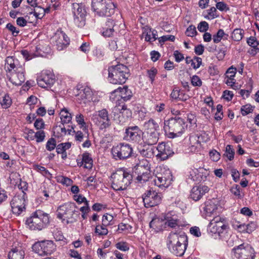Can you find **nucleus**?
<instances>
[{
    "instance_id": "nucleus-19",
    "label": "nucleus",
    "mask_w": 259,
    "mask_h": 259,
    "mask_svg": "<svg viewBox=\"0 0 259 259\" xmlns=\"http://www.w3.org/2000/svg\"><path fill=\"white\" fill-rule=\"evenodd\" d=\"M9 80L15 85H21L25 80V69L24 67H18L15 69L7 73Z\"/></svg>"
},
{
    "instance_id": "nucleus-13",
    "label": "nucleus",
    "mask_w": 259,
    "mask_h": 259,
    "mask_svg": "<svg viewBox=\"0 0 259 259\" xmlns=\"http://www.w3.org/2000/svg\"><path fill=\"white\" fill-rule=\"evenodd\" d=\"M33 250L40 256L52 254L55 250V246L51 240H43L35 243L32 246Z\"/></svg>"
},
{
    "instance_id": "nucleus-22",
    "label": "nucleus",
    "mask_w": 259,
    "mask_h": 259,
    "mask_svg": "<svg viewBox=\"0 0 259 259\" xmlns=\"http://www.w3.org/2000/svg\"><path fill=\"white\" fill-rule=\"evenodd\" d=\"M157 150L158 152L157 156L162 160L167 159L174 153L171 144L170 143L161 142L159 143Z\"/></svg>"
},
{
    "instance_id": "nucleus-29",
    "label": "nucleus",
    "mask_w": 259,
    "mask_h": 259,
    "mask_svg": "<svg viewBox=\"0 0 259 259\" xmlns=\"http://www.w3.org/2000/svg\"><path fill=\"white\" fill-rule=\"evenodd\" d=\"M92 95L91 89L86 87L80 91L77 96V100L79 104H85L88 101L92 100Z\"/></svg>"
},
{
    "instance_id": "nucleus-60",
    "label": "nucleus",
    "mask_w": 259,
    "mask_h": 259,
    "mask_svg": "<svg viewBox=\"0 0 259 259\" xmlns=\"http://www.w3.org/2000/svg\"><path fill=\"white\" fill-rule=\"evenodd\" d=\"M202 63V59L201 58L198 57H194L193 59V63L191 64V66L194 69L198 68Z\"/></svg>"
},
{
    "instance_id": "nucleus-20",
    "label": "nucleus",
    "mask_w": 259,
    "mask_h": 259,
    "mask_svg": "<svg viewBox=\"0 0 259 259\" xmlns=\"http://www.w3.org/2000/svg\"><path fill=\"white\" fill-rule=\"evenodd\" d=\"M52 39L55 41L57 50L59 51L66 48L70 42L69 37L62 31H57L53 36Z\"/></svg>"
},
{
    "instance_id": "nucleus-35",
    "label": "nucleus",
    "mask_w": 259,
    "mask_h": 259,
    "mask_svg": "<svg viewBox=\"0 0 259 259\" xmlns=\"http://www.w3.org/2000/svg\"><path fill=\"white\" fill-rule=\"evenodd\" d=\"M60 116L61 123L63 124L68 123L71 121V114L69 112L66 108H64L61 109L60 113Z\"/></svg>"
},
{
    "instance_id": "nucleus-44",
    "label": "nucleus",
    "mask_w": 259,
    "mask_h": 259,
    "mask_svg": "<svg viewBox=\"0 0 259 259\" xmlns=\"http://www.w3.org/2000/svg\"><path fill=\"white\" fill-rule=\"evenodd\" d=\"M157 31L155 30L150 29L147 32L145 36V40L150 42H153L156 39Z\"/></svg>"
},
{
    "instance_id": "nucleus-42",
    "label": "nucleus",
    "mask_w": 259,
    "mask_h": 259,
    "mask_svg": "<svg viewBox=\"0 0 259 259\" xmlns=\"http://www.w3.org/2000/svg\"><path fill=\"white\" fill-rule=\"evenodd\" d=\"M234 154L235 151L233 147L230 145H227L224 155L227 157L229 160H232L234 159Z\"/></svg>"
},
{
    "instance_id": "nucleus-21",
    "label": "nucleus",
    "mask_w": 259,
    "mask_h": 259,
    "mask_svg": "<svg viewBox=\"0 0 259 259\" xmlns=\"http://www.w3.org/2000/svg\"><path fill=\"white\" fill-rule=\"evenodd\" d=\"M209 172L206 169L202 167L196 168L191 169L189 172V179L193 181L198 183L205 181L206 180Z\"/></svg>"
},
{
    "instance_id": "nucleus-50",
    "label": "nucleus",
    "mask_w": 259,
    "mask_h": 259,
    "mask_svg": "<svg viewBox=\"0 0 259 259\" xmlns=\"http://www.w3.org/2000/svg\"><path fill=\"white\" fill-rule=\"evenodd\" d=\"M240 110L242 115L243 116H245L253 111V107L250 104H246L242 106Z\"/></svg>"
},
{
    "instance_id": "nucleus-47",
    "label": "nucleus",
    "mask_w": 259,
    "mask_h": 259,
    "mask_svg": "<svg viewBox=\"0 0 259 259\" xmlns=\"http://www.w3.org/2000/svg\"><path fill=\"white\" fill-rule=\"evenodd\" d=\"M242 227H246V232L250 233L255 229L256 225L254 222H251L247 225L243 224L238 226V228H241Z\"/></svg>"
},
{
    "instance_id": "nucleus-33",
    "label": "nucleus",
    "mask_w": 259,
    "mask_h": 259,
    "mask_svg": "<svg viewBox=\"0 0 259 259\" xmlns=\"http://www.w3.org/2000/svg\"><path fill=\"white\" fill-rule=\"evenodd\" d=\"M120 91V97L123 101L130 100L133 96V93L131 89L127 85H124L122 87H118Z\"/></svg>"
},
{
    "instance_id": "nucleus-32",
    "label": "nucleus",
    "mask_w": 259,
    "mask_h": 259,
    "mask_svg": "<svg viewBox=\"0 0 259 259\" xmlns=\"http://www.w3.org/2000/svg\"><path fill=\"white\" fill-rule=\"evenodd\" d=\"M145 132H157L159 131V126L158 123L153 119L150 118L144 124Z\"/></svg>"
},
{
    "instance_id": "nucleus-2",
    "label": "nucleus",
    "mask_w": 259,
    "mask_h": 259,
    "mask_svg": "<svg viewBox=\"0 0 259 259\" xmlns=\"http://www.w3.org/2000/svg\"><path fill=\"white\" fill-rule=\"evenodd\" d=\"M74 203L66 202L60 205L57 209V218L65 225L72 224L77 221L78 212Z\"/></svg>"
},
{
    "instance_id": "nucleus-64",
    "label": "nucleus",
    "mask_w": 259,
    "mask_h": 259,
    "mask_svg": "<svg viewBox=\"0 0 259 259\" xmlns=\"http://www.w3.org/2000/svg\"><path fill=\"white\" fill-rule=\"evenodd\" d=\"M34 126L37 130L44 128L45 126V123L43 119L42 118L37 119L34 123Z\"/></svg>"
},
{
    "instance_id": "nucleus-9",
    "label": "nucleus",
    "mask_w": 259,
    "mask_h": 259,
    "mask_svg": "<svg viewBox=\"0 0 259 259\" xmlns=\"http://www.w3.org/2000/svg\"><path fill=\"white\" fill-rule=\"evenodd\" d=\"M92 8L99 16H110L115 12L116 6L111 0H92Z\"/></svg>"
},
{
    "instance_id": "nucleus-40",
    "label": "nucleus",
    "mask_w": 259,
    "mask_h": 259,
    "mask_svg": "<svg viewBox=\"0 0 259 259\" xmlns=\"http://www.w3.org/2000/svg\"><path fill=\"white\" fill-rule=\"evenodd\" d=\"M110 100L112 102L116 103L122 100L121 97H120V91L118 90V88L110 93Z\"/></svg>"
},
{
    "instance_id": "nucleus-8",
    "label": "nucleus",
    "mask_w": 259,
    "mask_h": 259,
    "mask_svg": "<svg viewBox=\"0 0 259 259\" xmlns=\"http://www.w3.org/2000/svg\"><path fill=\"white\" fill-rule=\"evenodd\" d=\"M155 179L154 182L159 188H167L172 181L171 171L166 166L159 165L154 171Z\"/></svg>"
},
{
    "instance_id": "nucleus-48",
    "label": "nucleus",
    "mask_w": 259,
    "mask_h": 259,
    "mask_svg": "<svg viewBox=\"0 0 259 259\" xmlns=\"http://www.w3.org/2000/svg\"><path fill=\"white\" fill-rule=\"evenodd\" d=\"M107 226L103 225H97L95 228V233L99 236L106 235L108 234V230L106 228Z\"/></svg>"
},
{
    "instance_id": "nucleus-23",
    "label": "nucleus",
    "mask_w": 259,
    "mask_h": 259,
    "mask_svg": "<svg viewBox=\"0 0 259 259\" xmlns=\"http://www.w3.org/2000/svg\"><path fill=\"white\" fill-rule=\"evenodd\" d=\"M117 26L116 22L112 18H108L102 27L101 32L106 37H112L117 30Z\"/></svg>"
},
{
    "instance_id": "nucleus-57",
    "label": "nucleus",
    "mask_w": 259,
    "mask_h": 259,
    "mask_svg": "<svg viewBox=\"0 0 259 259\" xmlns=\"http://www.w3.org/2000/svg\"><path fill=\"white\" fill-rule=\"evenodd\" d=\"M187 36L189 37H193L197 34V31L195 26L191 25L187 29L186 32Z\"/></svg>"
},
{
    "instance_id": "nucleus-18",
    "label": "nucleus",
    "mask_w": 259,
    "mask_h": 259,
    "mask_svg": "<svg viewBox=\"0 0 259 259\" xmlns=\"http://www.w3.org/2000/svg\"><path fill=\"white\" fill-rule=\"evenodd\" d=\"M187 236L185 233H178L176 232H170L166 238V245L168 250L169 251L171 248L182 243V241H185L187 239Z\"/></svg>"
},
{
    "instance_id": "nucleus-11",
    "label": "nucleus",
    "mask_w": 259,
    "mask_h": 259,
    "mask_svg": "<svg viewBox=\"0 0 259 259\" xmlns=\"http://www.w3.org/2000/svg\"><path fill=\"white\" fill-rule=\"evenodd\" d=\"M111 153L115 160H124L132 156L133 149L127 144L120 143L112 148Z\"/></svg>"
},
{
    "instance_id": "nucleus-16",
    "label": "nucleus",
    "mask_w": 259,
    "mask_h": 259,
    "mask_svg": "<svg viewBox=\"0 0 259 259\" xmlns=\"http://www.w3.org/2000/svg\"><path fill=\"white\" fill-rule=\"evenodd\" d=\"M37 82L41 88H51L55 82V75L50 70H44L37 77Z\"/></svg>"
},
{
    "instance_id": "nucleus-38",
    "label": "nucleus",
    "mask_w": 259,
    "mask_h": 259,
    "mask_svg": "<svg viewBox=\"0 0 259 259\" xmlns=\"http://www.w3.org/2000/svg\"><path fill=\"white\" fill-rule=\"evenodd\" d=\"M244 30L241 29H235L232 33L231 37L234 41L241 40L243 36Z\"/></svg>"
},
{
    "instance_id": "nucleus-10",
    "label": "nucleus",
    "mask_w": 259,
    "mask_h": 259,
    "mask_svg": "<svg viewBox=\"0 0 259 259\" xmlns=\"http://www.w3.org/2000/svg\"><path fill=\"white\" fill-rule=\"evenodd\" d=\"M234 259H254L255 252L249 245L244 244L238 245L232 249Z\"/></svg>"
},
{
    "instance_id": "nucleus-61",
    "label": "nucleus",
    "mask_w": 259,
    "mask_h": 259,
    "mask_svg": "<svg viewBox=\"0 0 259 259\" xmlns=\"http://www.w3.org/2000/svg\"><path fill=\"white\" fill-rule=\"evenodd\" d=\"M74 199L78 203H84V205L86 204H89V201L86 198L81 195H75Z\"/></svg>"
},
{
    "instance_id": "nucleus-25",
    "label": "nucleus",
    "mask_w": 259,
    "mask_h": 259,
    "mask_svg": "<svg viewBox=\"0 0 259 259\" xmlns=\"http://www.w3.org/2000/svg\"><path fill=\"white\" fill-rule=\"evenodd\" d=\"M209 188L205 185L194 186L191 191V198L194 201L200 200L202 197L209 191Z\"/></svg>"
},
{
    "instance_id": "nucleus-43",
    "label": "nucleus",
    "mask_w": 259,
    "mask_h": 259,
    "mask_svg": "<svg viewBox=\"0 0 259 259\" xmlns=\"http://www.w3.org/2000/svg\"><path fill=\"white\" fill-rule=\"evenodd\" d=\"M225 35H226V36H228V35L225 34L223 29H220L215 34L213 35V41L215 44L219 43L221 41L222 38Z\"/></svg>"
},
{
    "instance_id": "nucleus-62",
    "label": "nucleus",
    "mask_w": 259,
    "mask_h": 259,
    "mask_svg": "<svg viewBox=\"0 0 259 259\" xmlns=\"http://www.w3.org/2000/svg\"><path fill=\"white\" fill-rule=\"evenodd\" d=\"M191 83L195 87H200L202 85V81L197 75H194L191 78Z\"/></svg>"
},
{
    "instance_id": "nucleus-24",
    "label": "nucleus",
    "mask_w": 259,
    "mask_h": 259,
    "mask_svg": "<svg viewBox=\"0 0 259 259\" xmlns=\"http://www.w3.org/2000/svg\"><path fill=\"white\" fill-rule=\"evenodd\" d=\"M136 173L138 176L136 180L138 183L143 184L148 181L151 177V173L149 167L146 168L142 165H138L136 168Z\"/></svg>"
},
{
    "instance_id": "nucleus-28",
    "label": "nucleus",
    "mask_w": 259,
    "mask_h": 259,
    "mask_svg": "<svg viewBox=\"0 0 259 259\" xmlns=\"http://www.w3.org/2000/svg\"><path fill=\"white\" fill-rule=\"evenodd\" d=\"M159 134L157 132H145L143 134L142 140L148 145H153L157 143L159 139Z\"/></svg>"
},
{
    "instance_id": "nucleus-26",
    "label": "nucleus",
    "mask_w": 259,
    "mask_h": 259,
    "mask_svg": "<svg viewBox=\"0 0 259 259\" xmlns=\"http://www.w3.org/2000/svg\"><path fill=\"white\" fill-rule=\"evenodd\" d=\"M217 209V205L211 200H209L201 206V212L203 217L210 216Z\"/></svg>"
},
{
    "instance_id": "nucleus-45",
    "label": "nucleus",
    "mask_w": 259,
    "mask_h": 259,
    "mask_svg": "<svg viewBox=\"0 0 259 259\" xmlns=\"http://www.w3.org/2000/svg\"><path fill=\"white\" fill-rule=\"evenodd\" d=\"M70 147L71 144L69 142L61 143L57 146L56 152L58 154L63 153L66 152V150L69 149Z\"/></svg>"
},
{
    "instance_id": "nucleus-5",
    "label": "nucleus",
    "mask_w": 259,
    "mask_h": 259,
    "mask_svg": "<svg viewBox=\"0 0 259 259\" xmlns=\"http://www.w3.org/2000/svg\"><path fill=\"white\" fill-rule=\"evenodd\" d=\"M129 76V69L123 64H119L108 68V79L112 84L124 83Z\"/></svg>"
},
{
    "instance_id": "nucleus-27",
    "label": "nucleus",
    "mask_w": 259,
    "mask_h": 259,
    "mask_svg": "<svg viewBox=\"0 0 259 259\" xmlns=\"http://www.w3.org/2000/svg\"><path fill=\"white\" fill-rule=\"evenodd\" d=\"M18 67H23L20 64L17 59L13 56H8L5 59V68L7 73L17 69Z\"/></svg>"
},
{
    "instance_id": "nucleus-59",
    "label": "nucleus",
    "mask_w": 259,
    "mask_h": 259,
    "mask_svg": "<svg viewBox=\"0 0 259 259\" xmlns=\"http://www.w3.org/2000/svg\"><path fill=\"white\" fill-rule=\"evenodd\" d=\"M209 25L207 22L206 21H201L199 23L197 28L200 32H205L208 29Z\"/></svg>"
},
{
    "instance_id": "nucleus-63",
    "label": "nucleus",
    "mask_w": 259,
    "mask_h": 259,
    "mask_svg": "<svg viewBox=\"0 0 259 259\" xmlns=\"http://www.w3.org/2000/svg\"><path fill=\"white\" fill-rule=\"evenodd\" d=\"M236 73V68L231 66L230 67L226 73V77L228 78H234Z\"/></svg>"
},
{
    "instance_id": "nucleus-39",
    "label": "nucleus",
    "mask_w": 259,
    "mask_h": 259,
    "mask_svg": "<svg viewBox=\"0 0 259 259\" xmlns=\"http://www.w3.org/2000/svg\"><path fill=\"white\" fill-rule=\"evenodd\" d=\"M74 16V23L78 27H82L85 25L84 14H79V13Z\"/></svg>"
},
{
    "instance_id": "nucleus-6",
    "label": "nucleus",
    "mask_w": 259,
    "mask_h": 259,
    "mask_svg": "<svg viewBox=\"0 0 259 259\" xmlns=\"http://www.w3.org/2000/svg\"><path fill=\"white\" fill-rule=\"evenodd\" d=\"M50 223L49 214L37 210L26 221V224L32 230L40 231L46 228Z\"/></svg>"
},
{
    "instance_id": "nucleus-41",
    "label": "nucleus",
    "mask_w": 259,
    "mask_h": 259,
    "mask_svg": "<svg viewBox=\"0 0 259 259\" xmlns=\"http://www.w3.org/2000/svg\"><path fill=\"white\" fill-rule=\"evenodd\" d=\"M247 42L249 46L255 50L254 54H255L257 53L256 51L259 50V42L256 40V38L251 36L247 39Z\"/></svg>"
},
{
    "instance_id": "nucleus-46",
    "label": "nucleus",
    "mask_w": 259,
    "mask_h": 259,
    "mask_svg": "<svg viewBox=\"0 0 259 259\" xmlns=\"http://www.w3.org/2000/svg\"><path fill=\"white\" fill-rule=\"evenodd\" d=\"M45 133L44 131L40 130L36 132L34 134V137H30L31 140H33L34 138L36 139L37 143H40L44 141L45 138Z\"/></svg>"
},
{
    "instance_id": "nucleus-15",
    "label": "nucleus",
    "mask_w": 259,
    "mask_h": 259,
    "mask_svg": "<svg viewBox=\"0 0 259 259\" xmlns=\"http://www.w3.org/2000/svg\"><path fill=\"white\" fill-rule=\"evenodd\" d=\"M143 132L137 125L129 126L125 129L124 139L135 143H140L142 140Z\"/></svg>"
},
{
    "instance_id": "nucleus-34",
    "label": "nucleus",
    "mask_w": 259,
    "mask_h": 259,
    "mask_svg": "<svg viewBox=\"0 0 259 259\" xmlns=\"http://www.w3.org/2000/svg\"><path fill=\"white\" fill-rule=\"evenodd\" d=\"M82 164H84V167L88 169L92 168L93 166V159L89 153L85 152L82 155L81 160Z\"/></svg>"
},
{
    "instance_id": "nucleus-30",
    "label": "nucleus",
    "mask_w": 259,
    "mask_h": 259,
    "mask_svg": "<svg viewBox=\"0 0 259 259\" xmlns=\"http://www.w3.org/2000/svg\"><path fill=\"white\" fill-rule=\"evenodd\" d=\"M182 243L176 245L174 248H171L169 251L177 256L181 257L184 255L188 247V238L185 241H182Z\"/></svg>"
},
{
    "instance_id": "nucleus-52",
    "label": "nucleus",
    "mask_w": 259,
    "mask_h": 259,
    "mask_svg": "<svg viewBox=\"0 0 259 259\" xmlns=\"http://www.w3.org/2000/svg\"><path fill=\"white\" fill-rule=\"evenodd\" d=\"M75 119L77 123L80 125V127L82 128L83 130L86 129V123L84 122V116L82 114H77L76 115Z\"/></svg>"
},
{
    "instance_id": "nucleus-17",
    "label": "nucleus",
    "mask_w": 259,
    "mask_h": 259,
    "mask_svg": "<svg viewBox=\"0 0 259 259\" xmlns=\"http://www.w3.org/2000/svg\"><path fill=\"white\" fill-rule=\"evenodd\" d=\"M96 124L99 126L100 130L109 127L111 124L109 118V114L106 109H102L97 112Z\"/></svg>"
},
{
    "instance_id": "nucleus-12",
    "label": "nucleus",
    "mask_w": 259,
    "mask_h": 259,
    "mask_svg": "<svg viewBox=\"0 0 259 259\" xmlns=\"http://www.w3.org/2000/svg\"><path fill=\"white\" fill-rule=\"evenodd\" d=\"M26 194L20 192L15 195L11 201L12 211L16 215H20L25 210Z\"/></svg>"
},
{
    "instance_id": "nucleus-1",
    "label": "nucleus",
    "mask_w": 259,
    "mask_h": 259,
    "mask_svg": "<svg viewBox=\"0 0 259 259\" xmlns=\"http://www.w3.org/2000/svg\"><path fill=\"white\" fill-rule=\"evenodd\" d=\"M164 218L163 221L159 219H153L149 224L150 227L157 230H162L167 227L170 228H176L177 227H183L187 225L186 222L182 221L176 212L174 211L165 213Z\"/></svg>"
},
{
    "instance_id": "nucleus-54",
    "label": "nucleus",
    "mask_w": 259,
    "mask_h": 259,
    "mask_svg": "<svg viewBox=\"0 0 259 259\" xmlns=\"http://www.w3.org/2000/svg\"><path fill=\"white\" fill-rule=\"evenodd\" d=\"M199 138L196 136H192L190 137V144L191 145V150L197 148L200 144L198 140Z\"/></svg>"
},
{
    "instance_id": "nucleus-58",
    "label": "nucleus",
    "mask_w": 259,
    "mask_h": 259,
    "mask_svg": "<svg viewBox=\"0 0 259 259\" xmlns=\"http://www.w3.org/2000/svg\"><path fill=\"white\" fill-rule=\"evenodd\" d=\"M58 182L67 186L71 185L73 182L71 179L64 176L59 177Z\"/></svg>"
},
{
    "instance_id": "nucleus-56",
    "label": "nucleus",
    "mask_w": 259,
    "mask_h": 259,
    "mask_svg": "<svg viewBox=\"0 0 259 259\" xmlns=\"http://www.w3.org/2000/svg\"><path fill=\"white\" fill-rule=\"evenodd\" d=\"M56 147V141L55 139L52 138L47 141L46 147L48 151H51Z\"/></svg>"
},
{
    "instance_id": "nucleus-55",
    "label": "nucleus",
    "mask_w": 259,
    "mask_h": 259,
    "mask_svg": "<svg viewBox=\"0 0 259 259\" xmlns=\"http://www.w3.org/2000/svg\"><path fill=\"white\" fill-rule=\"evenodd\" d=\"M81 212V217L83 220H85L88 218V213L90 211L91 209L89 204L81 207L79 209Z\"/></svg>"
},
{
    "instance_id": "nucleus-7",
    "label": "nucleus",
    "mask_w": 259,
    "mask_h": 259,
    "mask_svg": "<svg viewBox=\"0 0 259 259\" xmlns=\"http://www.w3.org/2000/svg\"><path fill=\"white\" fill-rule=\"evenodd\" d=\"M112 187L116 191L125 190L130 185L132 175L123 168L117 169L112 176Z\"/></svg>"
},
{
    "instance_id": "nucleus-4",
    "label": "nucleus",
    "mask_w": 259,
    "mask_h": 259,
    "mask_svg": "<svg viewBox=\"0 0 259 259\" xmlns=\"http://www.w3.org/2000/svg\"><path fill=\"white\" fill-rule=\"evenodd\" d=\"M229 227L225 218L219 215L213 218L209 222L207 231L211 236L223 238L228 233Z\"/></svg>"
},
{
    "instance_id": "nucleus-37",
    "label": "nucleus",
    "mask_w": 259,
    "mask_h": 259,
    "mask_svg": "<svg viewBox=\"0 0 259 259\" xmlns=\"http://www.w3.org/2000/svg\"><path fill=\"white\" fill-rule=\"evenodd\" d=\"M12 103L11 98L8 94H5L2 98H0V104L4 109H8Z\"/></svg>"
},
{
    "instance_id": "nucleus-36",
    "label": "nucleus",
    "mask_w": 259,
    "mask_h": 259,
    "mask_svg": "<svg viewBox=\"0 0 259 259\" xmlns=\"http://www.w3.org/2000/svg\"><path fill=\"white\" fill-rule=\"evenodd\" d=\"M64 124L61 123V124L59 125H56L54 128V136L58 138H60L62 137L63 136L66 135L67 133V130L65 127Z\"/></svg>"
},
{
    "instance_id": "nucleus-49",
    "label": "nucleus",
    "mask_w": 259,
    "mask_h": 259,
    "mask_svg": "<svg viewBox=\"0 0 259 259\" xmlns=\"http://www.w3.org/2000/svg\"><path fill=\"white\" fill-rule=\"evenodd\" d=\"M113 220V217L108 213H106L103 216L102 223L103 225L104 226H107L110 225H112L111 223Z\"/></svg>"
},
{
    "instance_id": "nucleus-3",
    "label": "nucleus",
    "mask_w": 259,
    "mask_h": 259,
    "mask_svg": "<svg viewBox=\"0 0 259 259\" xmlns=\"http://www.w3.org/2000/svg\"><path fill=\"white\" fill-rule=\"evenodd\" d=\"M187 127L184 119L180 117H171L164 122V130L170 138L180 137Z\"/></svg>"
},
{
    "instance_id": "nucleus-51",
    "label": "nucleus",
    "mask_w": 259,
    "mask_h": 259,
    "mask_svg": "<svg viewBox=\"0 0 259 259\" xmlns=\"http://www.w3.org/2000/svg\"><path fill=\"white\" fill-rule=\"evenodd\" d=\"M6 28L11 33L12 35L14 36H17L20 32L19 29L10 23L7 24Z\"/></svg>"
},
{
    "instance_id": "nucleus-53",
    "label": "nucleus",
    "mask_w": 259,
    "mask_h": 259,
    "mask_svg": "<svg viewBox=\"0 0 259 259\" xmlns=\"http://www.w3.org/2000/svg\"><path fill=\"white\" fill-rule=\"evenodd\" d=\"M147 73L151 82L153 83L157 73V70L155 68L153 67L149 70H147Z\"/></svg>"
},
{
    "instance_id": "nucleus-31",
    "label": "nucleus",
    "mask_w": 259,
    "mask_h": 259,
    "mask_svg": "<svg viewBox=\"0 0 259 259\" xmlns=\"http://www.w3.org/2000/svg\"><path fill=\"white\" fill-rule=\"evenodd\" d=\"M24 251L20 246L13 247L8 253V259H23Z\"/></svg>"
},
{
    "instance_id": "nucleus-14",
    "label": "nucleus",
    "mask_w": 259,
    "mask_h": 259,
    "mask_svg": "<svg viewBox=\"0 0 259 259\" xmlns=\"http://www.w3.org/2000/svg\"><path fill=\"white\" fill-rule=\"evenodd\" d=\"M162 198L161 193L150 189L143 195V201L146 207L156 206L160 203Z\"/></svg>"
}]
</instances>
